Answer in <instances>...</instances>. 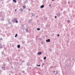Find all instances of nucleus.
I'll use <instances>...</instances> for the list:
<instances>
[{"mask_svg":"<svg viewBox=\"0 0 75 75\" xmlns=\"http://www.w3.org/2000/svg\"><path fill=\"white\" fill-rule=\"evenodd\" d=\"M46 42H50V39H47V40H46Z\"/></svg>","mask_w":75,"mask_h":75,"instance_id":"1","label":"nucleus"},{"mask_svg":"<svg viewBox=\"0 0 75 75\" xmlns=\"http://www.w3.org/2000/svg\"><path fill=\"white\" fill-rule=\"evenodd\" d=\"M15 21L16 23H18V21H17V18L15 19Z\"/></svg>","mask_w":75,"mask_h":75,"instance_id":"2","label":"nucleus"},{"mask_svg":"<svg viewBox=\"0 0 75 75\" xmlns=\"http://www.w3.org/2000/svg\"><path fill=\"white\" fill-rule=\"evenodd\" d=\"M41 54H42V53H41V52H39L38 53V55H41Z\"/></svg>","mask_w":75,"mask_h":75,"instance_id":"3","label":"nucleus"},{"mask_svg":"<svg viewBox=\"0 0 75 75\" xmlns=\"http://www.w3.org/2000/svg\"><path fill=\"white\" fill-rule=\"evenodd\" d=\"M41 8H43L44 7V5H42V6L40 7Z\"/></svg>","mask_w":75,"mask_h":75,"instance_id":"4","label":"nucleus"},{"mask_svg":"<svg viewBox=\"0 0 75 75\" xmlns=\"http://www.w3.org/2000/svg\"><path fill=\"white\" fill-rule=\"evenodd\" d=\"M17 47L18 48H20V45H18L17 46Z\"/></svg>","mask_w":75,"mask_h":75,"instance_id":"5","label":"nucleus"},{"mask_svg":"<svg viewBox=\"0 0 75 75\" xmlns=\"http://www.w3.org/2000/svg\"><path fill=\"white\" fill-rule=\"evenodd\" d=\"M13 2H14L15 3L17 2V1H16V0H13Z\"/></svg>","mask_w":75,"mask_h":75,"instance_id":"6","label":"nucleus"},{"mask_svg":"<svg viewBox=\"0 0 75 75\" xmlns=\"http://www.w3.org/2000/svg\"><path fill=\"white\" fill-rule=\"evenodd\" d=\"M57 71H56V73H55V71H54V74H57Z\"/></svg>","mask_w":75,"mask_h":75,"instance_id":"7","label":"nucleus"},{"mask_svg":"<svg viewBox=\"0 0 75 75\" xmlns=\"http://www.w3.org/2000/svg\"><path fill=\"white\" fill-rule=\"evenodd\" d=\"M14 21H15V19L14 20H12V23H13V22H14Z\"/></svg>","mask_w":75,"mask_h":75,"instance_id":"8","label":"nucleus"},{"mask_svg":"<svg viewBox=\"0 0 75 75\" xmlns=\"http://www.w3.org/2000/svg\"><path fill=\"white\" fill-rule=\"evenodd\" d=\"M23 8H25L26 7L25 6H23Z\"/></svg>","mask_w":75,"mask_h":75,"instance_id":"9","label":"nucleus"},{"mask_svg":"<svg viewBox=\"0 0 75 75\" xmlns=\"http://www.w3.org/2000/svg\"><path fill=\"white\" fill-rule=\"evenodd\" d=\"M17 34H16V35H15V37H17Z\"/></svg>","mask_w":75,"mask_h":75,"instance_id":"10","label":"nucleus"},{"mask_svg":"<svg viewBox=\"0 0 75 75\" xmlns=\"http://www.w3.org/2000/svg\"><path fill=\"white\" fill-rule=\"evenodd\" d=\"M47 58V57H45L44 58V59H45Z\"/></svg>","mask_w":75,"mask_h":75,"instance_id":"11","label":"nucleus"},{"mask_svg":"<svg viewBox=\"0 0 75 75\" xmlns=\"http://www.w3.org/2000/svg\"><path fill=\"white\" fill-rule=\"evenodd\" d=\"M37 30H40V29L39 28H37Z\"/></svg>","mask_w":75,"mask_h":75,"instance_id":"12","label":"nucleus"},{"mask_svg":"<svg viewBox=\"0 0 75 75\" xmlns=\"http://www.w3.org/2000/svg\"><path fill=\"white\" fill-rule=\"evenodd\" d=\"M37 66L38 67H40V65H38V64H37Z\"/></svg>","mask_w":75,"mask_h":75,"instance_id":"13","label":"nucleus"},{"mask_svg":"<svg viewBox=\"0 0 75 75\" xmlns=\"http://www.w3.org/2000/svg\"><path fill=\"white\" fill-rule=\"evenodd\" d=\"M58 16H60V14H59V13H58Z\"/></svg>","mask_w":75,"mask_h":75,"instance_id":"14","label":"nucleus"},{"mask_svg":"<svg viewBox=\"0 0 75 75\" xmlns=\"http://www.w3.org/2000/svg\"><path fill=\"white\" fill-rule=\"evenodd\" d=\"M28 10H29V11H30V10H30V8H29Z\"/></svg>","mask_w":75,"mask_h":75,"instance_id":"15","label":"nucleus"},{"mask_svg":"<svg viewBox=\"0 0 75 75\" xmlns=\"http://www.w3.org/2000/svg\"><path fill=\"white\" fill-rule=\"evenodd\" d=\"M55 18H57V16H55Z\"/></svg>","mask_w":75,"mask_h":75,"instance_id":"16","label":"nucleus"},{"mask_svg":"<svg viewBox=\"0 0 75 75\" xmlns=\"http://www.w3.org/2000/svg\"><path fill=\"white\" fill-rule=\"evenodd\" d=\"M57 36H58V37H59V35L58 34L57 35Z\"/></svg>","mask_w":75,"mask_h":75,"instance_id":"17","label":"nucleus"},{"mask_svg":"<svg viewBox=\"0 0 75 75\" xmlns=\"http://www.w3.org/2000/svg\"><path fill=\"white\" fill-rule=\"evenodd\" d=\"M25 31H26V32H27V31H28V30H25Z\"/></svg>","mask_w":75,"mask_h":75,"instance_id":"18","label":"nucleus"},{"mask_svg":"<svg viewBox=\"0 0 75 75\" xmlns=\"http://www.w3.org/2000/svg\"><path fill=\"white\" fill-rule=\"evenodd\" d=\"M68 4H69L70 3L69 2H68Z\"/></svg>","mask_w":75,"mask_h":75,"instance_id":"19","label":"nucleus"},{"mask_svg":"<svg viewBox=\"0 0 75 75\" xmlns=\"http://www.w3.org/2000/svg\"><path fill=\"white\" fill-rule=\"evenodd\" d=\"M17 11V9H15V11Z\"/></svg>","mask_w":75,"mask_h":75,"instance_id":"20","label":"nucleus"},{"mask_svg":"<svg viewBox=\"0 0 75 75\" xmlns=\"http://www.w3.org/2000/svg\"><path fill=\"white\" fill-rule=\"evenodd\" d=\"M67 21H68V22H69V20Z\"/></svg>","mask_w":75,"mask_h":75,"instance_id":"21","label":"nucleus"},{"mask_svg":"<svg viewBox=\"0 0 75 75\" xmlns=\"http://www.w3.org/2000/svg\"><path fill=\"white\" fill-rule=\"evenodd\" d=\"M52 1H54L55 0H52Z\"/></svg>","mask_w":75,"mask_h":75,"instance_id":"22","label":"nucleus"},{"mask_svg":"<svg viewBox=\"0 0 75 75\" xmlns=\"http://www.w3.org/2000/svg\"><path fill=\"white\" fill-rule=\"evenodd\" d=\"M2 40V38H1V39H0V40Z\"/></svg>","mask_w":75,"mask_h":75,"instance_id":"23","label":"nucleus"},{"mask_svg":"<svg viewBox=\"0 0 75 75\" xmlns=\"http://www.w3.org/2000/svg\"><path fill=\"white\" fill-rule=\"evenodd\" d=\"M50 6H51V5H49Z\"/></svg>","mask_w":75,"mask_h":75,"instance_id":"24","label":"nucleus"}]
</instances>
